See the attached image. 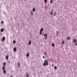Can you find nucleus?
Instances as JSON below:
<instances>
[{
	"instance_id": "nucleus-7",
	"label": "nucleus",
	"mask_w": 77,
	"mask_h": 77,
	"mask_svg": "<svg viewBox=\"0 0 77 77\" xmlns=\"http://www.w3.org/2000/svg\"><path fill=\"white\" fill-rule=\"evenodd\" d=\"M31 41L29 40V43H28V45H31Z\"/></svg>"
},
{
	"instance_id": "nucleus-11",
	"label": "nucleus",
	"mask_w": 77,
	"mask_h": 77,
	"mask_svg": "<svg viewBox=\"0 0 77 77\" xmlns=\"http://www.w3.org/2000/svg\"><path fill=\"white\" fill-rule=\"evenodd\" d=\"M4 30H5L4 29H3V28L2 29H1V32H3V31H4Z\"/></svg>"
},
{
	"instance_id": "nucleus-28",
	"label": "nucleus",
	"mask_w": 77,
	"mask_h": 77,
	"mask_svg": "<svg viewBox=\"0 0 77 77\" xmlns=\"http://www.w3.org/2000/svg\"><path fill=\"white\" fill-rule=\"evenodd\" d=\"M3 21H2V22H1V23L2 24H3Z\"/></svg>"
},
{
	"instance_id": "nucleus-1",
	"label": "nucleus",
	"mask_w": 77,
	"mask_h": 77,
	"mask_svg": "<svg viewBox=\"0 0 77 77\" xmlns=\"http://www.w3.org/2000/svg\"><path fill=\"white\" fill-rule=\"evenodd\" d=\"M48 65V61L47 60H45L43 64V66H47Z\"/></svg>"
},
{
	"instance_id": "nucleus-33",
	"label": "nucleus",
	"mask_w": 77,
	"mask_h": 77,
	"mask_svg": "<svg viewBox=\"0 0 77 77\" xmlns=\"http://www.w3.org/2000/svg\"><path fill=\"white\" fill-rule=\"evenodd\" d=\"M11 77H13L12 75H11Z\"/></svg>"
},
{
	"instance_id": "nucleus-20",
	"label": "nucleus",
	"mask_w": 77,
	"mask_h": 77,
	"mask_svg": "<svg viewBox=\"0 0 77 77\" xmlns=\"http://www.w3.org/2000/svg\"><path fill=\"white\" fill-rule=\"evenodd\" d=\"M52 47H55V45H54V43H53L52 44Z\"/></svg>"
},
{
	"instance_id": "nucleus-9",
	"label": "nucleus",
	"mask_w": 77,
	"mask_h": 77,
	"mask_svg": "<svg viewBox=\"0 0 77 77\" xmlns=\"http://www.w3.org/2000/svg\"><path fill=\"white\" fill-rule=\"evenodd\" d=\"M59 32L57 31V34H56V36H58V35H59Z\"/></svg>"
},
{
	"instance_id": "nucleus-32",
	"label": "nucleus",
	"mask_w": 77,
	"mask_h": 77,
	"mask_svg": "<svg viewBox=\"0 0 77 77\" xmlns=\"http://www.w3.org/2000/svg\"><path fill=\"white\" fill-rule=\"evenodd\" d=\"M33 11H34V12L35 11V10H33Z\"/></svg>"
},
{
	"instance_id": "nucleus-18",
	"label": "nucleus",
	"mask_w": 77,
	"mask_h": 77,
	"mask_svg": "<svg viewBox=\"0 0 77 77\" xmlns=\"http://www.w3.org/2000/svg\"><path fill=\"white\" fill-rule=\"evenodd\" d=\"M65 43V41H63V42H62V44H64Z\"/></svg>"
},
{
	"instance_id": "nucleus-6",
	"label": "nucleus",
	"mask_w": 77,
	"mask_h": 77,
	"mask_svg": "<svg viewBox=\"0 0 77 77\" xmlns=\"http://www.w3.org/2000/svg\"><path fill=\"white\" fill-rule=\"evenodd\" d=\"M30 15H32V16H33V11L30 12Z\"/></svg>"
},
{
	"instance_id": "nucleus-19",
	"label": "nucleus",
	"mask_w": 77,
	"mask_h": 77,
	"mask_svg": "<svg viewBox=\"0 0 77 77\" xmlns=\"http://www.w3.org/2000/svg\"><path fill=\"white\" fill-rule=\"evenodd\" d=\"M54 69H57V66H54Z\"/></svg>"
},
{
	"instance_id": "nucleus-4",
	"label": "nucleus",
	"mask_w": 77,
	"mask_h": 77,
	"mask_svg": "<svg viewBox=\"0 0 77 77\" xmlns=\"http://www.w3.org/2000/svg\"><path fill=\"white\" fill-rule=\"evenodd\" d=\"M2 41H5V37L4 36L3 37Z\"/></svg>"
},
{
	"instance_id": "nucleus-31",
	"label": "nucleus",
	"mask_w": 77,
	"mask_h": 77,
	"mask_svg": "<svg viewBox=\"0 0 77 77\" xmlns=\"http://www.w3.org/2000/svg\"><path fill=\"white\" fill-rule=\"evenodd\" d=\"M32 10H35V8H33Z\"/></svg>"
},
{
	"instance_id": "nucleus-29",
	"label": "nucleus",
	"mask_w": 77,
	"mask_h": 77,
	"mask_svg": "<svg viewBox=\"0 0 77 77\" xmlns=\"http://www.w3.org/2000/svg\"><path fill=\"white\" fill-rule=\"evenodd\" d=\"M52 66H53V67H54V64H52Z\"/></svg>"
},
{
	"instance_id": "nucleus-27",
	"label": "nucleus",
	"mask_w": 77,
	"mask_h": 77,
	"mask_svg": "<svg viewBox=\"0 0 77 77\" xmlns=\"http://www.w3.org/2000/svg\"><path fill=\"white\" fill-rule=\"evenodd\" d=\"M18 66H19V68L20 67V63H18Z\"/></svg>"
},
{
	"instance_id": "nucleus-25",
	"label": "nucleus",
	"mask_w": 77,
	"mask_h": 77,
	"mask_svg": "<svg viewBox=\"0 0 77 77\" xmlns=\"http://www.w3.org/2000/svg\"><path fill=\"white\" fill-rule=\"evenodd\" d=\"M75 46H77V43H76L75 44Z\"/></svg>"
},
{
	"instance_id": "nucleus-3",
	"label": "nucleus",
	"mask_w": 77,
	"mask_h": 77,
	"mask_svg": "<svg viewBox=\"0 0 77 77\" xmlns=\"http://www.w3.org/2000/svg\"><path fill=\"white\" fill-rule=\"evenodd\" d=\"M44 36L45 37V39L47 40V33H45L44 35Z\"/></svg>"
},
{
	"instance_id": "nucleus-2",
	"label": "nucleus",
	"mask_w": 77,
	"mask_h": 77,
	"mask_svg": "<svg viewBox=\"0 0 77 77\" xmlns=\"http://www.w3.org/2000/svg\"><path fill=\"white\" fill-rule=\"evenodd\" d=\"M5 66H3L2 68V70L3 71V72L5 74H6V70H5Z\"/></svg>"
},
{
	"instance_id": "nucleus-15",
	"label": "nucleus",
	"mask_w": 77,
	"mask_h": 77,
	"mask_svg": "<svg viewBox=\"0 0 77 77\" xmlns=\"http://www.w3.org/2000/svg\"><path fill=\"white\" fill-rule=\"evenodd\" d=\"M53 10H52V11H51L50 13V14H51V15H53Z\"/></svg>"
},
{
	"instance_id": "nucleus-21",
	"label": "nucleus",
	"mask_w": 77,
	"mask_h": 77,
	"mask_svg": "<svg viewBox=\"0 0 77 77\" xmlns=\"http://www.w3.org/2000/svg\"><path fill=\"white\" fill-rule=\"evenodd\" d=\"M29 74H27L26 75V77H29Z\"/></svg>"
},
{
	"instance_id": "nucleus-5",
	"label": "nucleus",
	"mask_w": 77,
	"mask_h": 77,
	"mask_svg": "<svg viewBox=\"0 0 77 77\" xmlns=\"http://www.w3.org/2000/svg\"><path fill=\"white\" fill-rule=\"evenodd\" d=\"M67 41H68V40H70L71 39V37H67Z\"/></svg>"
},
{
	"instance_id": "nucleus-13",
	"label": "nucleus",
	"mask_w": 77,
	"mask_h": 77,
	"mask_svg": "<svg viewBox=\"0 0 77 77\" xmlns=\"http://www.w3.org/2000/svg\"><path fill=\"white\" fill-rule=\"evenodd\" d=\"M56 12H55L54 13L53 16H56Z\"/></svg>"
},
{
	"instance_id": "nucleus-10",
	"label": "nucleus",
	"mask_w": 77,
	"mask_h": 77,
	"mask_svg": "<svg viewBox=\"0 0 77 77\" xmlns=\"http://www.w3.org/2000/svg\"><path fill=\"white\" fill-rule=\"evenodd\" d=\"M14 51H17V48H14Z\"/></svg>"
},
{
	"instance_id": "nucleus-24",
	"label": "nucleus",
	"mask_w": 77,
	"mask_h": 77,
	"mask_svg": "<svg viewBox=\"0 0 77 77\" xmlns=\"http://www.w3.org/2000/svg\"><path fill=\"white\" fill-rule=\"evenodd\" d=\"M73 41H75V42H77V40L75 39H73Z\"/></svg>"
},
{
	"instance_id": "nucleus-26",
	"label": "nucleus",
	"mask_w": 77,
	"mask_h": 77,
	"mask_svg": "<svg viewBox=\"0 0 77 77\" xmlns=\"http://www.w3.org/2000/svg\"><path fill=\"white\" fill-rule=\"evenodd\" d=\"M47 2V0H45V3H46Z\"/></svg>"
},
{
	"instance_id": "nucleus-14",
	"label": "nucleus",
	"mask_w": 77,
	"mask_h": 77,
	"mask_svg": "<svg viewBox=\"0 0 77 77\" xmlns=\"http://www.w3.org/2000/svg\"><path fill=\"white\" fill-rule=\"evenodd\" d=\"M26 56L27 57H29V53H28L27 54Z\"/></svg>"
},
{
	"instance_id": "nucleus-12",
	"label": "nucleus",
	"mask_w": 77,
	"mask_h": 77,
	"mask_svg": "<svg viewBox=\"0 0 77 77\" xmlns=\"http://www.w3.org/2000/svg\"><path fill=\"white\" fill-rule=\"evenodd\" d=\"M3 65V66H5V65H6V63L4 62Z\"/></svg>"
},
{
	"instance_id": "nucleus-30",
	"label": "nucleus",
	"mask_w": 77,
	"mask_h": 77,
	"mask_svg": "<svg viewBox=\"0 0 77 77\" xmlns=\"http://www.w3.org/2000/svg\"><path fill=\"white\" fill-rule=\"evenodd\" d=\"M43 59H45V56H43Z\"/></svg>"
},
{
	"instance_id": "nucleus-23",
	"label": "nucleus",
	"mask_w": 77,
	"mask_h": 77,
	"mask_svg": "<svg viewBox=\"0 0 77 77\" xmlns=\"http://www.w3.org/2000/svg\"><path fill=\"white\" fill-rule=\"evenodd\" d=\"M40 35H42V32L40 31Z\"/></svg>"
},
{
	"instance_id": "nucleus-17",
	"label": "nucleus",
	"mask_w": 77,
	"mask_h": 77,
	"mask_svg": "<svg viewBox=\"0 0 77 77\" xmlns=\"http://www.w3.org/2000/svg\"><path fill=\"white\" fill-rule=\"evenodd\" d=\"M16 43V41L15 40H14L13 41V43H14V44H15V43Z\"/></svg>"
},
{
	"instance_id": "nucleus-22",
	"label": "nucleus",
	"mask_w": 77,
	"mask_h": 77,
	"mask_svg": "<svg viewBox=\"0 0 77 77\" xmlns=\"http://www.w3.org/2000/svg\"><path fill=\"white\" fill-rule=\"evenodd\" d=\"M50 3H53V0H51L50 1Z\"/></svg>"
},
{
	"instance_id": "nucleus-16",
	"label": "nucleus",
	"mask_w": 77,
	"mask_h": 77,
	"mask_svg": "<svg viewBox=\"0 0 77 77\" xmlns=\"http://www.w3.org/2000/svg\"><path fill=\"white\" fill-rule=\"evenodd\" d=\"M8 57H8V56H6V59L7 60H8Z\"/></svg>"
},
{
	"instance_id": "nucleus-8",
	"label": "nucleus",
	"mask_w": 77,
	"mask_h": 77,
	"mask_svg": "<svg viewBox=\"0 0 77 77\" xmlns=\"http://www.w3.org/2000/svg\"><path fill=\"white\" fill-rule=\"evenodd\" d=\"M43 30H44V29H43V28H41L40 30V32H43Z\"/></svg>"
}]
</instances>
